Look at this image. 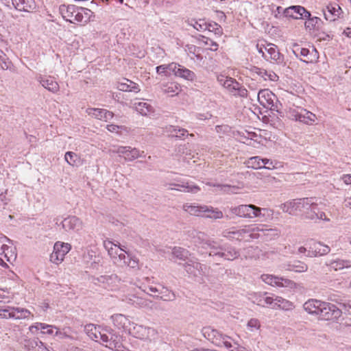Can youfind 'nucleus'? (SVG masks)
I'll list each match as a JSON object with an SVG mask.
<instances>
[{"mask_svg":"<svg viewBox=\"0 0 351 351\" xmlns=\"http://www.w3.org/2000/svg\"><path fill=\"white\" fill-rule=\"evenodd\" d=\"M202 333L204 337L215 346L224 348L230 351H251L240 345L239 341L232 337L224 334L212 326L204 327Z\"/></svg>","mask_w":351,"mask_h":351,"instance_id":"nucleus-1","label":"nucleus"},{"mask_svg":"<svg viewBox=\"0 0 351 351\" xmlns=\"http://www.w3.org/2000/svg\"><path fill=\"white\" fill-rule=\"evenodd\" d=\"M265 225H248L238 230L226 232L224 236L229 239H235L239 241H249L250 239L258 237V232H262L265 235H274L278 237L279 232L276 228H265Z\"/></svg>","mask_w":351,"mask_h":351,"instance_id":"nucleus-2","label":"nucleus"},{"mask_svg":"<svg viewBox=\"0 0 351 351\" xmlns=\"http://www.w3.org/2000/svg\"><path fill=\"white\" fill-rule=\"evenodd\" d=\"M60 12L63 19L72 23L86 24L95 16L90 10L85 8H78L73 5H61Z\"/></svg>","mask_w":351,"mask_h":351,"instance_id":"nucleus-3","label":"nucleus"},{"mask_svg":"<svg viewBox=\"0 0 351 351\" xmlns=\"http://www.w3.org/2000/svg\"><path fill=\"white\" fill-rule=\"evenodd\" d=\"M314 206L313 198H302L287 201L280 205V210L285 213L295 215L303 213Z\"/></svg>","mask_w":351,"mask_h":351,"instance_id":"nucleus-4","label":"nucleus"},{"mask_svg":"<svg viewBox=\"0 0 351 351\" xmlns=\"http://www.w3.org/2000/svg\"><path fill=\"white\" fill-rule=\"evenodd\" d=\"M263 210L267 215H273V210L267 208H261L253 204H242L230 208V213L234 216L253 219L258 217Z\"/></svg>","mask_w":351,"mask_h":351,"instance_id":"nucleus-5","label":"nucleus"},{"mask_svg":"<svg viewBox=\"0 0 351 351\" xmlns=\"http://www.w3.org/2000/svg\"><path fill=\"white\" fill-rule=\"evenodd\" d=\"M256 49L267 60L280 64L283 62V56L279 52L277 46L265 40H258Z\"/></svg>","mask_w":351,"mask_h":351,"instance_id":"nucleus-6","label":"nucleus"},{"mask_svg":"<svg viewBox=\"0 0 351 351\" xmlns=\"http://www.w3.org/2000/svg\"><path fill=\"white\" fill-rule=\"evenodd\" d=\"M128 331L132 337L143 341H152L157 334L155 329L134 322L128 327Z\"/></svg>","mask_w":351,"mask_h":351,"instance_id":"nucleus-7","label":"nucleus"},{"mask_svg":"<svg viewBox=\"0 0 351 351\" xmlns=\"http://www.w3.org/2000/svg\"><path fill=\"white\" fill-rule=\"evenodd\" d=\"M0 255L9 263H13L17 256L16 250L12 241L3 235H0ZM4 264L5 265L3 260L0 258V265Z\"/></svg>","mask_w":351,"mask_h":351,"instance_id":"nucleus-8","label":"nucleus"},{"mask_svg":"<svg viewBox=\"0 0 351 351\" xmlns=\"http://www.w3.org/2000/svg\"><path fill=\"white\" fill-rule=\"evenodd\" d=\"M71 249V245L68 243L56 242L53 245V252L50 255V261L56 265L60 264Z\"/></svg>","mask_w":351,"mask_h":351,"instance_id":"nucleus-9","label":"nucleus"},{"mask_svg":"<svg viewBox=\"0 0 351 351\" xmlns=\"http://www.w3.org/2000/svg\"><path fill=\"white\" fill-rule=\"evenodd\" d=\"M260 278L263 282L272 287H288L291 289L295 288L296 287V284L293 281L272 274H264L261 276Z\"/></svg>","mask_w":351,"mask_h":351,"instance_id":"nucleus-10","label":"nucleus"},{"mask_svg":"<svg viewBox=\"0 0 351 351\" xmlns=\"http://www.w3.org/2000/svg\"><path fill=\"white\" fill-rule=\"evenodd\" d=\"M342 310L335 304L329 302H322L319 311V317L325 320L337 319L341 316Z\"/></svg>","mask_w":351,"mask_h":351,"instance_id":"nucleus-11","label":"nucleus"},{"mask_svg":"<svg viewBox=\"0 0 351 351\" xmlns=\"http://www.w3.org/2000/svg\"><path fill=\"white\" fill-rule=\"evenodd\" d=\"M258 100L263 107L271 110L278 111V99L276 95L269 89H263L258 92Z\"/></svg>","mask_w":351,"mask_h":351,"instance_id":"nucleus-12","label":"nucleus"},{"mask_svg":"<svg viewBox=\"0 0 351 351\" xmlns=\"http://www.w3.org/2000/svg\"><path fill=\"white\" fill-rule=\"evenodd\" d=\"M112 152L119 154L126 161H132L144 156V152H141L136 148H132L129 146L114 147Z\"/></svg>","mask_w":351,"mask_h":351,"instance_id":"nucleus-13","label":"nucleus"},{"mask_svg":"<svg viewBox=\"0 0 351 351\" xmlns=\"http://www.w3.org/2000/svg\"><path fill=\"white\" fill-rule=\"evenodd\" d=\"M170 71L175 76L187 81L193 82L196 80V75L193 71L175 62L170 63Z\"/></svg>","mask_w":351,"mask_h":351,"instance_id":"nucleus-14","label":"nucleus"},{"mask_svg":"<svg viewBox=\"0 0 351 351\" xmlns=\"http://www.w3.org/2000/svg\"><path fill=\"white\" fill-rule=\"evenodd\" d=\"M60 226L64 232H78L82 229L83 222L79 218L71 216L64 219Z\"/></svg>","mask_w":351,"mask_h":351,"instance_id":"nucleus-15","label":"nucleus"},{"mask_svg":"<svg viewBox=\"0 0 351 351\" xmlns=\"http://www.w3.org/2000/svg\"><path fill=\"white\" fill-rule=\"evenodd\" d=\"M286 17L300 19L311 16V14L304 7L300 5H293L286 8L284 10Z\"/></svg>","mask_w":351,"mask_h":351,"instance_id":"nucleus-16","label":"nucleus"},{"mask_svg":"<svg viewBox=\"0 0 351 351\" xmlns=\"http://www.w3.org/2000/svg\"><path fill=\"white\" fill-rule=\"evenodd\" d=\"M86 113L92 118L106 122L111 120L114 117L113 112L106 109L97 108H88L86 110Z\"/></svg>","mask_w":351,"mask_h":351,"instance_id":"nucleus-17","label":"nucleus"},{"mask_svg":"<svg viewBox=\"0 0 351 351\" xmlns=\"http://www.w3.org/2000/svg\"><path fill=\"white\" fill-rule=\"evenodd\" d=\"M330 247L320 242H311L308 244L307 256L315 257L323 256L330 252Z\"/></svg>","mask_w":351,"mask_h":351,"instance_id":"nucleus-18","label":"nucleus"},{"mask_svg":"<svg viewBox=\"0 0 351 351\" xmlns=\"http://www.w3.org/2000/svg\"><path fill=\"white\" fill-rule=\"evenodd\" d=\"M326 20L335 21L342 16L343 10L341 7L336 3H329L326 6V10L324 11Z\"/></svg>","mask_w":351,"mask_h":351,"instance_id":"nucleus-19","label":"nucleus"},{"mask_svg":"<svg viewBox=\"0 0 351 351\" xmlns=\"http://www.w3.org/2000/svg\"><path fill=\"white\" fill-rule=\"evenodd\" d=\"M106 327L103 326H97L93 324H89L85 326L84 330L91 339L98 341L101 340V335L104 334L103 332L106 330Z\"/></svg>","mask_w":351,"mask_h":351,"instance_id":"nucleus-20","label":"nucleus"},{"mask_svg":"<svg viewBox=\"0 0 351 351\" xmlns=\"http://www.w3.org/2000/svg\"><path fill=\"white\" fill-rule=\"evenodd\" d=\"M252 75L254 77L263 79L265 81L276 82L278 79V76L273 71H267L264 69L254 67L251 69Z\"/></svg>","mask_w":351,"mask_h":351,"instance_id":"nucleus-21","label":"nucleus"},{"mask_svg":"<svg viewBox=\"0 0 351 351\" xmlns=\"http://www.w3.org/2000/svg\"><path fill=\"white\" fill-rule=\"evenodd\" d=\"M294 53H296L297 56L300 54L301 60L307 63L313 62L318 59V54L315 49H312V50L310 51L306 48H298L294 51Z\"/></svg>","mask_w":351,"mask_h":351,"instance_id":"nucleus-22","label":"nucleus"},{"mask_svg":"<svg viewBox=\"0 0 351 351\" xmlns=\"http://www.w3.org/2000/svg\"><path fill=\"white\" fill-rule=\"evenodd\" d=\"M38 81L43 87L52 93H57L59 90V84L51 76L39 77Z\"/></svg>","mask_w":351,"mask_h":351,"instance_id":"nucleus-23","label":"nucleus"},{"mask_svg":"<svg viewBox=\"0 0 351 351\" xmlns=\"http://www.w3.org/2000/svg\"><path fill=\"white\" fill-rule=\"evenodd\" d=\"M327 265L334 271H342L351 269V261L348 259L337 258L331 260Z\"/></svg>","mask_w":351,"mask_h":351,"instance_id":"nucleus-24","label":"nucleus"},{"mask_svg":"<svg viewBox=\"0 0 351 351\" xmlns=\"http://www.w3.org/2000/svg\"><path fill=\"white\" fill-rule=\"evenodd\" d=\"M117 87L121 91L138 93L141 90L137 84L125 78L118 82Z\"/></svg>","mask_w":351,"mask_h":351,"instance_id":"nucleus-25","label":"nucleus"},{"mask_svg":"<svg viewBox=\"0 0 351 351\" xmlns=\"http://www.w3.org/2000/svg\"><path fill=\"white\" fill-rule=\"evenodd\" d=\"M217 81L224 88L229 90H237L239 88V84L233 78L229 77L224 75H219L217 76Z\"/></svg>","mask_w":351,"mask_h":351,"instance_id":"nucleus-26","label":"nucleus"},{"mask_svg":"<svg viewBox=\"0 0 351 351\" xmlns=\"http://www.w3.org/2000/svg\"><path fill=\"white\" fill-rule=\"evenodd\" d=\"M322 302L315 299L308 300L304 304V309L309 314L319 315Z\"/></svg>","mask_w":351,"mask_h":351,"instance_id":"nucleus-27","label":"nucleus"},{"mask_svg":"<svg viewBox=\"0 0 351 351\" xmlns=\"http://www.w3.org/2000/svg\"><path fill=\"white\" fill-rule=\"evenodd\" d=\"M161 88L163 93L171 97L178 95L182 90L180 85L175 82H170L163 84Z\"/></svg>","mask_w":351,"mask_h":351,"instance_id":"nucleus-28","label":"nucleus"},{"mask_svg":"<svg viewBox=\"0 0 351 351\" xmlns=\"http://www.w3.org/2000/svg\"><path fill=\"white\" fill-rule=\"evenodd\" d=\"M133 107L143 116H149L154 112V108L145 101L135 102L133 104Z\"/></svg>","mask_w":351,"mask_h":351,"instance_id":"nucleus-29","label":"nucleus"},{"mask_svg":"<svg viewBox=\"0 0 351 351\" xmlns=\"http://www.w3.org/2000/svg\"><path fill=\"white\" fill-rule=\"evenodd\" d=\"M208 247H210V250L209 252V255H219L221 257H223L226 259L228 260H232L238 256V252L236 251H233V252H229L228 253L222 252L221 250H218L214 245H213L211 243H206Z\"/></svg>","mask_w":351,"mask_h":351,"instance_id":"nucleus-30","label":"nucleus"},{"mask_svg":"<svg viewBox=\"0 0 351 351\" xmlns=\"http://www.w3.org/2000/svg\"><path fill=\"white\" fill-rule=\"evenodd\" d=\"M10 317L14 319H24L33 317L34 315L28 309L12 306V312Z\"/></svg>","mask_w":351,"mask_h":351,"instance_id":"nucleus-31","label":"nucleus"},{"mask_svg":"<svg viewBox=\"0 0 351 351\" xmlns=\"http://www.w3.org/2000/svg\"><path fill=\"white\" fill-rule=\"evenodd\" d=\"M202 209H203L202 217L217 219H221L223 216L222 211L211 206L202 205Z\"/></svg>","mask_w":351,"mask_h":351,"instance_id":"nucleus-32","label":"nucleus"},{"mask_svg":"<svg viewBox=\"0 0 351 351\" xmlns=\"http://www.w3.org/2000/svg\"><path fill=\"white\" fill-rule=\"evenodd\" d=\"M103 245L106 250L108 252V254L112 260L117 254L121 252V250H122V247L118 245L116 243H114L112 241L106 239L103 242Z\"/></svg>","mask_w":351,"mask_h":351,"instance_id":"nucleus-33","label":"nucleus"},{"mask_svg":"<svg viewBox=\"0 0 351 351\" xmlns=\"http://www.w3.org/2000/svg\"><path fill=\"white\" fill-rule=\"evenodd\" d=\"M174 185L177 187L175 189L184 193H197L200 190L197 185L189 182H183Z\"/></svg>","mask_w":351,"mask_h":351,"instance_id":"nucleus-34","label":"nucleus"},{"mask_svg":"<svg viewBox=\"0 0 351 351\" xmlns=\"http://www.w3.org/2000/svg\"><path fill=\"white\" fill-rule=\"evenodd\" d=\"M112 322L115 326L119 328H125L128 330V325L130 326V320L123 314H115L111 317Z\"/></svg>","mask_w":351,"mask_h":351,"instance_id":"nucleus-35","label":"nucleus"},{"mask_svg":"<svg viewBox=\"0 0 351 351\" xmlns=\"http://www.w3.org/2000/svg\"><path fill=\"white\" fill-rule=\"evenodd\" d=\"M300 116L299 121L307 125H311L317 120L316 115L306 109H300Z\"/></svg>","mask_w":351,"mask_h":351,"instance_id":"nucleus-36","label":"nucleus"},{"mask_svg":"<svg viewBox=\"0 0 351 351\" xmlns=\"http://www.w3.org/2000/svg\"><path fill=\"white\" fill-rule=\"evenodd\" d=\"M202 205H198L195 204H189L186 203L184 204L182 206L183 210L186 212L187 213L197 216V217H202Z\"/></svg>","mask_w":351,"mask_h":351,"instance_id":"nucleus-37","label":"nucleus"},{"mask_svg":"<svg viewBox=\"0 0 351 351\" xmlns=\"http://www.w3.org/2000/svg\"><path fill=\"white\" fill-rule=\"evenodd\" d=\"M277 310L291 311L295 308V304H293V302L281 296L277 295Z\"/></svg>","mask_w":351,"mask_h":351,"instance_id":"nucleus-38","label":"nucleus"},{"mask_svg":"<svg viewBox=\"0 0 351 351\" xmlns=\"http://www.w3.org/2000/svg\"><path fill=\"white\" fill-rule=\"evenodd\" d=\"M285 269L291 271L302 273L307 271L308 266L303 262L293 261L288 263L285 267Z\"/></svg>","mask_w":351,"mask_h":351,"instance_id":"nucleus-39","label":"nucleus"},{"mask_svg":"<svg viewBox=\"0 0 351 351\" xmlns=\"http://www.w3.org/2000/svg\"><path fill=\"white\" fill-rule=\"evenodd\" d=\"M263 158L259 156H253L246 160L245 164L248 168L254 169H262Z\"/></svg>","mask_w":351,"mask_h":351,"instance_id":"nucleus-40","label":"nucleus"},{"mask_svg":"<svg viewBox=\"0 0 351 351\" xmlns=\"http://www.w3.org/2000/svg\"><path fill=\"white\" fill-rule=\"evenodd\" d=\"M64 160L71 166H77L80 164V158L74 152H67L64 155Z\"/></svg>","mask_w":351,"mask_h":351,"instance_id":"nucleus-41","label":"nucleus"},{"mask_svg":"<svg viewBox=\"0 0 351 351\" xmlns=\"http://www.w3.org/2000/svg\"><path fill=\"white\" fill-rule=\"evenodd\" d=\"M267 292L254 293L251 294L250 299L252 302L260 306H265V297L267 296Z\"/></svg>","mask_w":351,"mask_h":351,"instance_id":"nucleus-42","label":"nucleus"},{"mask_svg":"<svg viewBox=\"0 0 351 351\" xmlns=\"http://www.w3.org/2000/svg\"><path fill=\"white\" fill-rule=\"evenodd\" d=\"M134 299H131V297H126L125 299H123V300L127 302L128 303L134 305L137 307H144L147 306V302L145 300L142 298L140 296H134Z\"/></svg>","mask_w":351,"mask_h":351,"instance_id":"nucleus-43","label":"nucleus"},{"mask_svg":"<svg viewBox=\"0 0 351 351\" xmlns=\"http://www.w3.org/2000/svg\"><path fill=\"white\" fill-rule=\"evenodd\" d=\"M277 295L274 294H267L265 297V306L269 307L274 310H277Z\"/></svg>","mask_w":351,"mask_h":351,"instance_id":"nucleus-44","label":"nucleus"},{"mask_svg":"<svg viewBox=\"0 0 351 351\" xmlns=\"http://www.w3.org/2000/svg\"><path fill=\"white\" fill-rule=\"evenodd\" d=\"M195 29L204 32L207 29V23L204 19L191 20L189 23Z\"/></svg>","mask_w":351,"mask_h":351,"instance_id":"nucleus-45","label":"nucleus"},{"mask_svg":"<svg viewBox=\"0 0 351 351\" xmlns=\"http://www.w3.org/2000/svg\"><path fill=\"white\" fill-rule=\"evenodd\" d=\"M36 3L35 0H22L20 11L29 12L36 8Z\"/></svg>","mask_w":351,"mask_h":351,"instance_id":"nucleus-46","label":"nucleus"},{"mask_svg":"<svg viewBox=\"0 0 351 351\" xmlns=\"http://www.w3.org/2000/svg\"><path fill=\"white\" fill-rule=\"evenodd\" d=\"M308 20L305 22V27L309 30L315 29L319 21H321L319 18L314 16V17H307Z\"/></svg>","mask_w":351,"mask_h":351,"instance_id":"nucleus-47","label":"nucleus"},{"mask_svg":"<svg viewBox=\"0 0 351 351\" xmlns=\"http://www.w3.org/2000/svg\"><path fill=\"white\" fill-rule=\"evenodd\" d=\"M125 250L122 248L121 252H119L117 255L112 259L113 262L118 265H121V263H125V259H127L128 256H126Z\"/></svg>","mask_w":351,"mask_h":351,"instance_id":"nucleus-48","label":"nucleus"},{"mask_svg":"<svg viewBox=\"0 0 351 351\" xmlns=\"http://www.w3.org/2000/svg\"><path fill=\"white\" fill-rule=\"evenodd\" d=\"M261 327V323L256 318H251L247 323V328L250 332L257 330Z\"/></svg>","mask_w":351,"mask_h":351,"instance_id":"nucleus-49","label":"nucleus"},{"mask_svg":"<svg viewBox=\"0 0 351 351\" xmlns=\"http://www.w3.org/2000/svg\"><path fill=\"white\" fill-rule=\"evenodd\" d=\"M56 336L60 339H72L70 330L69 328H63L60 330L57 328V330H56Z\"/></svg>","mask_w":351,"mask_h":351,"instance_id":"nucleus-50","label":"nucleus"},{"mask_svg":"<svg viewBox=\"0 0 351 351\" xmlns=\"http://www.w3.org/2000/svg\"><path fill=\"white\" fill-rule=\"evenodd\" d=\"M317 204L314 202L313 207H311L308 210L304 211L303 214L304 215L306 218L311 220H315L316 219V214H317Z\"/></svg>","mask_w":351,"mask_h":351,"instance_id":"nucleus-51","label":"nucleus"},{"mask_svg":"<svg viewBox=\"0 0 351 351\" xmlns=\"http://www.w3.org/2000/svg\"><path fill=\"white\" fill-rule=\"evenodd\" d=\"M106 129L110 132L115 134H122L123 131H126V128L123 125H118L115 124H108Z\"/></svg>","mask_w":351,"mask_h":351,"instance_id":"nucleus-52","label":"nucleus"},{"mask_svg":"<svg viewBox=\"0 0 351 351\" xmlns=\"http://www.w3.org/2000/svg\"><path fill=\"white\" fill-rule=\"evenodd\" d=\"M202 42L206 46L207 49L211 51H217L218 49V45L217 43L213 41L208 38L203 37Z\"/></svg>","mask_w":351,"mask_h":351,"instance_id":"nucleus-53","label":"nucleus"},{"mask_svg":"<svg viewBox=\"0 0 351 351\" xmlns=\"http://www.w3.org/2000/svg\"><path fill=\"white\" fill-rule=\"evenodd\" d=\"M171 132L172 136L178 138H182L186 135H188V131L183 128H172Z\"/></svg>","mask_w":351,"mask_h":351,"instance_id":"nucleus-54","label":"nucleus"},{"mask_svg":"<svg viewBox=\"0 0 351 351\" xmlns=\"http://www.w3.org/2000/svg\"><path fill=\"white\" fill-rule=\"evenodd\" d=\"M287 116L292 119V120H295V121H299V119H300V109H293V108H290L287 111Z\"/></svg>","mask_w":351,"mask_h":351,"instance_id":"nucleus-55","label":"nucleus"},{"mask_svg":"<svg viewBox=\"0 0 351 351\" xmlns=\"http://www.w3.org/2000/svg\"><path fill=\"white\" fill-rule=\"evenodd\" d=\"M262 164V168L271 170L276 168L277 162L268 158H263Z\"/></svg>","mask_w":351,"mask_h":351,"instance_id":"nucleus-56","label":"nucleus"},{"mask_svg":"<svg viewBox=\"0 0 351 351\" xmlns=\"http://www.w3.org/2000/svg\"><path fill=\"white\" fill-rule=\"evenodd\" d=\"M56 330L57 327L52 325L44 324L42 333L56 336Z\"/></svg>","mask_w":351,"mask_h":351,"instance_id":"nucleus-57","label":"nucleus"},{"mask_svg":"<svg viewBox=\"0 0 351 351\" xmlns=\"http://www.w3.org/2000/svg\"><path fill=\"white\" fill-rule=\"evenodd\" d=\"M208 27L207 29L209 32H214L215 34H217L219 36H221V27L215 23H207Z\"/></svg>","mask_w":351,"mask_h":351,"instance_id":"nucleus-58","label":"nucleus"},{"mask_svg":"<svg viewBox=\"0 0 351 351\" xmlns=\"http://www.w3.org/2000/svg\"><path fill=\"white\" fill-rule=\"evenodd\" d=\"M12 312V306H8L6 308H0V318L12 319L11 313Z\"/></svg>","mask_w":351,"mask_h":351,"instance_id":"nucleus-59","label":"nucleus"},{"mask_svg":"<svg viewBox=\"0 0 351 351\" xmlns=\"http://www.w3.org/2000/svg\"><path fill=\"white\" fill-rule=\"evenodd\" d=\"M173 254L176 257L182 259L186 256L187 252L182 248L175 247L173 250Z\"/></svg>","mask_w":351,"mask_h":351,"instance_id":"nucleus-60","label":"nucleus"},{"mask_svg":"<svg viewBox=\"0 0 351 351\" xmlns=\"http://www.w3.org/2000/svg\"><path fill=\"white\" fill-rule=\"evenodd\" d=\"M127 259L128 260V267L132 269H138L139 267V263L138 258L128 255Z\"/></svg>","mask_w":351,"mask_h":351,"instance_id":"nucleus-61","label":"nucleus"},{"mask_svg":"<svg viewBox=\"0 0 351 351\" xmlns=\"http://www.w3.org/2000/svg\"><path fill=\"white\" fill-rule=\"evenodd\" d=\"M22 0H4L5 3L8 7H13L18 10H21Z\"/></svg>","mask_w":351,"mask_h":351,"instance_id":"nucleus-62","label":"nucleus"},{"mask_svg":"<svg viewBox=\"0 0 351 351\" xmlns=\"http://www.w3.org/2000/svg\"><path fill=\"white\" fill-rule=\"evenodd\" d=\"M170 71V64H162L156 67V72L159 75H167V71Z\"/></svg>","mask_w":351,"mask_h":351,"instance_id":"nucleus-63","label":"nucleus"},{"mask_svg":"<svg viewBox=\"0 0 351 351\" xmlns=\"http://www.w3.org/2000/svg\"><path fill=\"white\" fill-rule=\"evenodd\" d=\"M43 323H35L34 324L29 326V330L32 333H36L38 330L43 331Z\"/></svg>","mask_w":351,"mask_h":351,"instance_id":"nucleus-64","label":"nucleus"}]
</instances>
